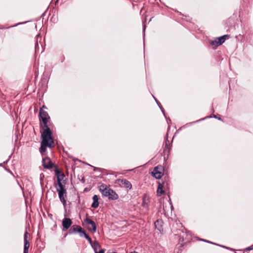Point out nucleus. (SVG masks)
Here are the masks:
<instances>
[{"label": "nucleus", "mask_w": 253, "mask_h": 253, "mask_svg": "<svg viewBox=\"0 0 253 253\" xmlns=\"http://www.w3.org/2000/svg\"><path fill=\"white\" fill-rule=\"evenodd\" d=\"M45 106L43 105L40 109L39 112L40 120L42 121L44 128L41 135L42 141L40 152L42 154H43L46 151V147H48L51 148L54 146V140L52 137V131L47 126V122L50 119V117L47 112L43 110V108Z\"/></svg>", "instance_id": "obj_1"}, {"label": "nucleus", "mask_w": 253, "mask_h": 253, "mask_svg": "<svg viewBox=\"0 0 253 253\" xmlns=\"http://www.w3.org/2000/svg\"><path fill=\"white\" fill-rule=\"evenodd\" d=\"M99 189L102 195L108 197L109 199L115 200L119 198V196L116 192L109 188L106 184H102L99 187Z\"/></svg>", "instance_id": "obj_2"}, {"label": "nucleus", "mask_w": 253, "mask_h": 253, "mask_svg": "<svg viewBox=\"0 0 253 253\" xmlns=\"http://www.w3.org/2000/svg\"><path fill=\"white\" fill-rule=\"evenodd\" d=\"M57 191L58 193L59 198L60 201L62 203L64 207L66 205V200L65 198L66 197V190L64 186L56 187Z\"/></svg>", "instance_id": "obj_3"}, {"label": "nucleus", "mask_w": 253, "mask_h": 253, "mask_svg": "<svg viewBox=\"0 0 253 253\" xmlns=\"http://www.w3.org/2000/svg\"><path fill=\"white\" fill-rule=\"evenodd\" d=\"M84 223L86 226L87 229L93 233L95 232L96 230V226L95 223L91 219L86 218L84 220Z\"/></svg>", "instance_id": "obj_4"}, {"label": "nucleus", "mask_w": 253, "mask_h": 253, "mask_svg": "<svg viewBox=\"0 0 253 253\" xmlns=\"http://www.w3.org/2000/svg\"><path fill=\"white\" fill-rule=\"evenodd\" d=\"M163 168L161 166L155 167L152 172V175L157 179H160L163 175Z\"/></svg>", "instance_id": "obj_5"}, {"label": "nucleus", "mask_w": 253, "mask_h": 253, "mask_svg": "<svg viewBox=\"0 0 253 253\" xmlns=\"http://www.w3.org/2000/svg\"><path fill=\"white\" fill-rule=\"evenodd\" d=\"M117 183L119 184L122 187L131 189L132 188V185L131 183L126 179H117Z\"/></svg>", "instance_id": "obj_6"}, {"label": "nucleus", "mask_w": 253, "mask_h": 253, "mask_svg": "<svg viewBox=\"0 0 253 253\" xmlns=\"http://www.w3.org/2000/svg\"><path fill=\"white\" fill-rule=\"evenodd\" d=\"M42 166L45 169H52L53 167V164L50 159L48 158H45L42 159Z\"/></svg>", "instance_id": "obj_7"}, {"label": "nucleus", "mask_w": 253, "mask_h": 253, "mask_svg": "<svg viewBox=\"0 0 253 253\" xmlns=\"http://www.w3.org/2000/svg\"><path fill=\"white\" fill-rule=\"evenodd\" d=\"M84 230L81 226L77 225H74L70 228L69 232L71 234H73L75 232H78L80 233V236H82V233L84 232Z\"/></svg>", "instance_id": "obj_8"}, {"label": "nucleus", "mask_w": 253, "mask_h": 253, "mask_svg": "<svg viewBox=\"0 0 253 253\" xmlns=\"http://www.w3.org/2000/svg\"><path fill=\"white\" fill-rule=\"evenodd\" d=\"M72 221L69 218H64L62 221V226L65 229H68L72 225Z\"/></svg>", "instance_id": "obj_9"}, {"label": "nucleus", "mask_w": 253, "mask_h": 253, "mask_svg": "<svg viewBox=\"0 0 253 253\" xmlns=\"http://www.w3.org/2000/svg\"><path fill=\"white\" fill-rule=\"evenodd\" d=\"M163 223L164 222L162 219H158L155 222L156 228H157L160 232H162L164 231Z\"/></svg>", "instance_id": "obj_10"}, {"label": "nucleus", "mask_w": 253, "mask_h": 253, "mask_svg": "<svg viewBox=\"0 0 253 253\" xmlns=\"http://www.w3.org/2000/svg\"><path fill=\"white\" fill-rule=\"evenodd\" d=\"M149 197L145 195L143 197V201L142 203V206L146 210H148L149 208Z\"/></svg>", "instance_id": "obj_11"}, {"label": "nucleus", "mask_w": 253, "mask_h": 253, "mask_svg": "<svg viewBox=\"0 0 253 253\" xmlns=\"http://www.w3.org/2000/svg\"><path fill=\"white\" fill-rule=\"evenodd\" d=\"M65 175L63 173H58L57 174V184L56 187L64 186L62 183V181L63 180Z\"/></svg>", "instance_id": "obj_12"}, {"label": "nucleus", "mask_w": 253, "mask_h": 253, "mask_svg": "<svg viewBox=\"0 0 253 253\" xmlns=\"http://www.w3.org/2000/svg\"><path fill=\"white\" fill-rule=\"evenodd\" d=\"M164 185V183H161L160 182H159L157 191V194L158 196H161L163 193H164V190H163Z\"/></svg>", "instance_id": "obj_13"}, {"label": "nucleus", "mask_w": 253, "mask_h": 253, "mask_svg": "<svg viewBox=\"0 0 253 253\" xmlns=\"http://www.w3.org/2000/svg\"><path fill=\"white\" fill-rule=\"evenodd\" d=\"M92 199H93V202L91 205V207L94 208H97L99 206V202H98L99 198H98V196L96 195H94L93 196Z\"/></svg>", "instance_id": "obj_14"}, {"label": "nucleus", "mask_w": 253, "mask_h": 253, "mask_svg": "<svg viewBox=\"0 0 253 253\" xmlns=\"http://www.w3.org/2000/svg\"><path fill=\"white\" fill-rule=\"evenodd\" d=\"M90 245L91 246L92 248H93L94 252L97 251L98 250H99L101 249V246L99 245V243L97 241H94Z\"/></svg>", "instance_id": "obj_15"}, {"label": "nucleus", "mask_w": 253, "mask_h": 253, "mask_svg": "<svg viewBox=\"0 0 253 253\" xmlns=\"http://www.w3.org/2000/svg\"><path fill=\"white\" fill-rule=\"evenodd\" d=\"M229 37V36L228 35H225L224 36H221L220 37L217 38V40H218V42L219 44H222L225 40Z\"/></svg>", "instance_id": "obj_16"}, {"label": "nucleus", "mask_w": 253, "mask_h": 253, "mask_svg": "<svg viewBox=\"0 0 253 253\" xmlns=\"http://www.w3.org/2000/svg\"><path fill=\"white\" fill-rule=\"evenodd\" d=\"M30 247V243L28 241H24L23 253H28V250Z\"/></svg>", "instance_id": "obj_17"}, {"label": "nucleus", "mask_w": 253, "mask_h": 253, "mask_svg": "<svg viewBox=\"0 0 253 253\" xmlns=\"http://www.w3.org/2000/svg\"><path fill=\"white\" fill-rule=\"evenodd\" d=\"M210 44L213 46L214 48L220 45L216 38L214 41L210 42Z\"/></svg>", "instance_id": "obj_18"}, {"label": "nucleus", "mask_w": 253, "mask_h": 253, "mask_svg": "<svg viewBox=\"0 0 253 253\" xmlns=\"http://www.w3.org/2000/svg\"><path fill=\"white\" fill-rule=\"evenodd\" d=\"M84 236L85 239L89 242V244H91L93 242L91 240V239L89 237L88 235H87L84 230L82 233V236Z\"/></svg>", "instance_id": "obj_19"}, {"label": "nucleus", "mask_w": 253, "mask_h": 253, "mask_svg": "<svg viewBox=\"0 0 253 253\" xmlns=\"http://www.w3.org/2000/svg\"><path fill=\"white\" fill-rule=\"evenodd\" d=\"M29 235V233L26 231L24 234V241H28V236Z\"/></svg>", "instance_id": "obj_20"}, {"label": "nucleus", "mask_w": 253, "mask_h": 253, "mask_svg": "<svg viewBox=\"0 0 253 253\" xmlns=\"http://www.w3.org/2000/svg\"><path fill=\"white\" fill-rule=\"evenodd\" d=\"M105 249H99V251H96V252H95V253H105Z\"/></svg>", "instance_id": "obj_21"}, {"label": "nucleus", "mask_w": 253, "mask_h": 253, "mask_svg": "<svg viewBox=\"0 0 253 253\" xmlns=\"http://www.w3.org/2000/svg\"><path fill=\"white\" fill-rule=\"evenodd\" d=\"M252 249V248L251 247H249L248 249H247V251H250Z\"/></svg>", "instance_id": "obj_22"}, {"label": "nucleus", "mask_w": 253, "mask_h": 253, "mask_svg": "<svg viewBox=\"0 0 253 253\" xmlns=\"http://www.w3.org/2000/svg\"><path fill=\"white\" fill-rule=\"evenodd\" d=\"M107 253H117L115 252H108Z\"/></svg>", "instance_id": "obj_23"}, {"label": "nucleus", "mask_w": 253, "mask_h": 253, "mask_svg": "<svg viewBox=\"0 0 253 253\" xmlns=\"http://www.w3.org/2000/svg\"><path fill=\"white\" fill-rule=\"evenodd\" d=\"M138 253L137 252H134L133 253Z\"/></svg>", "instance_id": "obj_24"}, {"label": "nucleus", "mask_w": 253, "mask_h": 253, "mask_svg": "<svg viewBox=\"0 0 253 253\" xmlns=\"http://www.w3.org/2000/svg\"><path fill=\"white\" fill-rule=\"evenodd\" d=\"M0 29H3V28H2V27H0Z\"/></svg>", "instance_id": "obj_25"}]
</instances>
